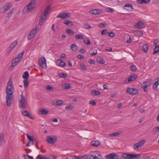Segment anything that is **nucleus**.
Here are the masks:
<instances>
[{"instance_id":"f257e3e1","label":"nucleus","mask_w":159,"mask_h":159,"mask_svg":"<svg viewBox=\"0 0 159 159\" xmlns=\"http://www.w3.org/2000/svg\"><path fill=\"white\" fill-rule=\"evenodd\" d=\"M14 90V87L12 83L11 79L10 78L8 82L7 86L6 88V92L7 94L6 103L8 107L10 106L12 103L13 99V91Z\"/></svg>"},{"instance_id":"f03ea898","label":"nucleus","mask_w":159,"mask_h":159,"mask_svg":"<svg viewBox=\"0 0 159 159\" xmlns=\"http://www.w3.org/2000/svg\"><path fill=\"white\" fill-rule=\"evenodd\" d=\"M50 6H48L45 9L43 12L42 13L40 16L39 21V25L41 26L43 25L44 22L47 19V16L50 11Z\"/></svg>"},{"instance_id":"7ed1b4c3","label":"nucleus","mask_w":159,"mask_h":159,"mask_svg":"<svg viewBox=\"0 0 159 159\" xmlns=\"http://www.w3.org/2000/svg\"><path fill=\"white\" fill-rule=\"evenodd\" d=\"M122 157L125 159H139L140 155L139 154L124 153L122 155Z\"/></svg>"},{"instance_id":"20e7f679","label":"nucleus","mask_w":159,"mask_h":159,"mask_svg":"<svg viewBox=\"0 0 159 159\" xmlns=\"http://www.w3.org/2000/svg\"><path fill=\"white\" fill-rule=\"evenodd\" d=\"M19 96L20 99H21L19 101L20 108L25 109L26 107L27 100L22 95Z\"/></svg>"},{"instance_id":"39448f33","label":"nucleus","mask_w":159,"mask_h":159,"mask_svg":"<svg viewBox=\"0 0 159 159\" xmlns=\"http://www.w3.org/2000/svg\"><path fill=\"white\" fill-rule=\"evenodd\" d=\"M39 30V26L33 29L30 32L29 35L28 36V40H31L32 38H34L36 34L38 32Z\"/></svg>"},{"instance_id":"423d86ee","label":"nucleus","mask_w":159,"mask_h":159,"mask_svg":"<svg viewBox=\"0 0 159 159\" xmlns=\"http://www.w3.org/2000/svg\"><path fill=\"white\" fill-rule=\"evenodd\" d=\"M126 91L127 93L130 95H134L137 94L139 93V90L137 89L128 87Z\"/></svg>"},{"instance_id":"0eeeda50","label":"nucleus","mask_w":159,"mask_h":159,"mask_svg":"<svg viewBox=\"0 0 159 159\" xmlns=\"http://www.w3.org/2000/svg\"><path fill=\"white\" fill-rule=\"evenodd\" d=\"M47 142L49 144H53L56 143L57 141L56 136H53L51 137L50 136H47L46 138Z\"/></svg>"},{"instance_id":"6e6552de","label":"nucleus","mask_w":159,"mask_h":159,"mask_svg":"<svg viewBox=\"0 0 159 159\" xmlns=\"http://www.w3.org/2000/svg\"><path fill=\"white\" fill-rule=\"evenodd\" d=\"M39 64L41 67L44 69L46 68V59L44 57H41L39 59Z\"/></svg>"},{"instance_id":"1a4fd4ad","label":"nucleus","mask_w":159,"mask_h":159,"mask_svg":"<svg viewBox=\"0 0 159 159\" xmlns=\"http://www.w3.org/2000/svg\"><path fill=\"white\" fill-rule=\"evenodd\" d=\"M145 143V140L144 139L142 140L138 143L134 144V148L135 150H137L139 148L143 146Z\"/></svg>"},{"instance_id":"9d476101","label":"nucleus","mask_w":159,"mask_h":159,"mask_svg":"<svg viewBox=\"0 0 159 159\" xmlns=\"http://www.w3.org/2000/svg\"><path fill=\"white\" fill-rule=\"evenodd\" d=\"M12 7V4L11 3H7L6 4L5 6H4L3 7L1 8L0 10V12L1 13H3L6 11L11 8Z\"/></svg>"},{"instance_id":"9b49d317","label":"nucleus","mask_w":159,"mask_h":159,"mask_svg":"<svg viewBox=\"0 0 159 159\" xmlns=\"http://www.w3.org/2000/svg\"><path fill=\"white\" fill-rule=\"evenodd\" d=\"M70 13H59L57 16V18H60L63 19L70 17Z\"/></svg>"},{"instance_id":"f8f14e48","label":"nucleus","mask_w":159,"mask_h":159,"mask_svg":"<svg viewBox=\"0 0 159 159\" xmlns=\"http://www.w3.org/2000/svg\"><path fill=\"white\" fill-rule=\"evenodd\" d=\"M138 77V75H137L134 74L131 75L130 76H129L128 79H126L124 81V83L126 84L127 83H129L130 81H133Z\"/></svg>"},{"instance_id":"ddd939ff","label":"nucleus","mask_w":159,"mask_h":159,"mask_svg":"<svg viewBox=\"0 0 159 159\" xmlns=\"http://www.w3.org/2000/svg\"><path fill=\"white\" fill-rule=\"evenodd\" d=\"M107 159H118V155L117 154L112 153L106 156Z\"/></svg>"},{"instance_id":"4468645a","label":"nucleus","mask_w":159,"mask_h":159,"mask_svg":"<svg viewBox=\"0 0 159 159\" xmlns=\"http://www.w3.org/2000/svg\"><path fill=\"white\" fill-rule=\"evenodd\" d=\"M20 61V60H17L16 58L13 59L12 61L11 65L9 67V69L11 70H12L13 68Z\"/></svg>"},{"instance_id":"2eb2a0df","label":"nucleus","mask_w":159,"mask_h":159,"mask_svg":"<svg viewBox=\"0 0 159 159\" xmlns=\"http://www.w3.org/2000/svg\"><path fill=\"white\" fill-rule=\"evenodd\" d=\"M89 12L93 14L99 15L102 13V11L98 9H91L89 11Z\"/></svg>"},{"instance_id":"dca6fc26","label":"nucleus","mask_w":159,"mask_h":159,"mask_svg":"<svg viewBox=\"0 0 159 159\" xmlns=\"http://www.w3.org/2000/svg\"><path fill=\"white\" fill-rule=\"evenodd\" d=\"M34 5H32L31 3H29L24 8V11L25 10L26 12L30 11L34 9Z\"/></svg>"},{"instance_id":"f3484780","label":"nucleus","mask_w":159,"mask_h":159,"mask_svg":"<svg viewBox=\"0 0 159 159\" xmlns=\"http://www.w3.org/2000/svg\"><path fill=\"white\" fill-rule=\"evenodd\" d=\"M21 113L24 116L27 117L30 119H33V118L29 111L26 110H23L21 111Z\"/></svg>"},{"instance_id":"a211bd4d","label":"nucleus","mask_w":159,"mask_h":159,"mask_svg":"<svg viewBox=\"0 0 159 159\" xmlns=\"http://www.w3.org/2000/svg\"><path fill=\"white\" fill-rule=\"evenodd\" d=\"M134 26L137 29H141L143 28L144 26L142 22L139 21L134 25Z\"/></svg>"},{"instance_id":"6ab92c4d","label":"nucleus","mask_w":159,"mask_h":159,"mask_svg":"<svg viewBox=\"0 0 159 159\" xmlns=\"http://www.w3.org/2000/svg\"><path fill=\"white\" fill-rule=\"evenodd\" d=\"M56 64L59 66L64 67L65 66V63L62 60L58 59L56 61Z\"/></svg>"},{"instance_id":"aec40b11","label":"nucleus","mask_w":159,"mask_h":159,"mask_svg":"<svg viewBox=\"0 0 159 159\" xmlns=\"http://www.w3.org/2000/svg\"><path fill=\"white\" fill-rule=\"evenodd\" d=\"M155 80H157L153 85V88L154 90L157 91V86L159 85V77L157 78Z\"/></svg>"},{"instance_id":"412c9836","label":"nucleus","mask_w":159,"mask_h":159,"mask_svg":"<svg viewBox=\"0 0 159 159\" xmlns=\"http://www.w3.org/2000/svg\"><path fill=\"white\" fill-rule=\"evenodd\" d=\"M123 8L129 11H131L133 10L132 6L129 4H127L123 6Z\"/></svg>"},{"instance_id":"4be33fe9","label":"nucleus","mask_w":159,"mask_h":159,"mask_svg":"<svg viewBox=\"0 0 159 159\" xmlns=\"http://www.w3.org/2000/svg\"><path fill=\"white\" fill-rule=\"evenodd\" d=\"M39 113L40 114L47 115L48 114V111L44 108H42L39 109Z\"/></svg>"},{"instance_id":"5701e85b","label":"nucleus","mask_w":159,"mask_h":159,"mask_svg":"<svg viewBox=\"0 0 159 159\" xmlns=\"http://www.w3.org/2000/svg\"><path fill=\"white\" fill-rule=\"evenodd\" d=\"M100 144V142L99 141H93L91 142L90 144L92 146L97 147Z\"/></svg>"},{"instance_id":"b1692460","label":"nucleus","mask_w":159,"mask_h":159,"mask_svg":"<svg viewBox=\"0 0 159 159\" xmlns=\"http://www.w3.org/2000/svg\"><path fill=\"white\" fill-rule=\"evenodd\" d=\"M17 44V41L15 40L12 42L9 46V47L11 48L10 51H11L16 46Z\"/></svg>"},{"instance_id":"393cba45","label":"nucleus","mask_w":159,"mask_h":159,"mask_svg":"<svg viewBox=\"0 0 159 159\" xmlns=\"http://www.w3.org/2000/svg\"><path fill=\"white\" fill-rule=\"evenodd\" d=\"M61 86L65 89H69L71 87L70 84L69 83H64L62 84Z\"/></svg>"},{"instance_id":"a878e982","label":"nucleus","mask_w":159,"mask_h":159,"mask_svg":"<svg viewBox=\"0 0 159 159\" xmlns=\"http://www.w3.org/2000/svg\"><path fill=\"white\" fill-rule=\"evenodd\" d=\"M143 51L145 53L148 52V47L147 44H144L142 47Z\"/></svg>"},{"instance_id":"bb28decb","label":"nucleus","mask_w":159,"mask_h":159,"mask_svg":"<svg viewBox=\"0 0 159 159\" xmlns=\"http://www.w3.org/2000/svg\"><path fill=\"white\" fill-rule=\"evenodd\" d=\"M91 94L93 96L99 95L101 94V92L95 90H93L91 91Z\"/></svg>"},{"instance_id":"cd10ccee","label":"nucleus","mask_w":159,"mask_h":159,"mask_svg":"<svg viewBox=\"0 0 159 159\" xmlns=\"http://www.w3.org/2000/svg\"><path fill=\"white\" fill-rule=\"evenodd\" d=\"M25 53L24 52H23L21 53L18 54L17 56L15 58L16 59H17V60H20V61L22 60L23 58V56L24 54Z\"/></svg>"},{"instance_id":"c85d7f7f","label":"nucleus","mask_w":159,"mask_h":159,"mask_svg":"<svg viewBox=\"0 0 159 159\" xmlns=\"http://www.w3.org/2000/svg\"><path fill=\"white\" fill-rule=\"evenodd\" d=\"M146 83V82H145L142 84V88H143V91L144 92L147 91V88L149 86V85L145 84Z\"/></svg>"},{"instance_id":"c756f323","label":"nucleus","mask_w":159,"mask_h":159,"mask_svg":"<svg viewBox=\"0 0 159 159\" xmlns=\"http://www.w3.org/2000/svg\"><path fill=\"white\" fill-rule=\"evenodd\" d=\"M121 132H116L112 133L110 134H109V136L111 137H114L117 136L121 134Z\"/></svg>"},{"instance_id":"7c9ffc66","label":"nucleus","mask_w":159,"mask_h":159,"mask_svg":"<svg viewBox=\"0 0 159 159\" xmlns=\"http://www.w3.org/2000/svg\"><path fill=\"white\" fill-rule=\"evenodd\" d=\"M97 53V50L96 49H91L89 51V54L92 56L95 55Z\"/></svg>"},{"instance_id":"2f4dec72","label":"nucleus","mask_w":159,"mask_h":159,"mask_svg":"<svg viewBox=\"0 0 159 159\" xmlns=\"http://www.w3.org/2000/svg\"><path fill=\"white\" fill-rule=\"evenodd\" d=\"M97 62L101 64H103L105 63V61L101 57H98L97 58Z\"/></svg>"},{"instance_id":"473e14b6","label":"nucleus","mask_w":159,"mask_h":159,"mask_svg":"<svg viewBox=\"0 0 159 159\" xmlns=\"http://www.w3.org/2000/svg\"><path fill=\"white\" fill-rule=\"evenodd\" d=\"M134 34L137 35L141 36L143 35V33L142 31L140 30H135L134 31Z\"/></svg>"},{"instance_id":"72a5a7b5","label":"nucleus","mask_w":159,"mask_h":159,"mask_svg":"<svg viewBox=\"0 0 159 159\" xmlns=\"http://www.w3.org/2000/svg\"><path fill=\"white\" fill-rule=\"evenodd\" d=\"M77 46L76 45L73 43L70 46V49L72 50L75 52L77 50Z\"/></svg>"},{"instance_id":"f704fd0d","label":"nucleus","mask_w":159,"mask_h":159,"mask_svg":"<svg viewBox=\"0 0 159 159\" xmlns=\"http://www.w3.org/2000/svg\"><path fill=\"white\" fill-rule=\"evenodd\" d=\"M29 76V74L27 71H26L24 73L22 77L25 79H28Z\"/></svg>"},{"instance_id":"c9c22d12","label":"nucleus","mask_w":159,"mask_h":159,"mask_svg":"<svg viewBox=\"0 0 159 159\" xmlns=\"http://www.w3.org/2000/svg\"><path fill=\"white\" fill-rule=\"evenodd\" d=\"M66 32L69 35H72L75 34V32L69 29H67L66 30Z\"/></svg>"},{"instance_id":"e433bc0d","label":"nucleus","mask_w":159,"mask_h":159,"mask_svg":"<svg viewBox=\"0 0 159 159\" xmlns=\"http://www.w3.org/2000/svg\"><path fill=\"white\" fill-rule=\"evenodd\" d=\"M151 0H139L138 2L140 4L141 3H149Z\"/></svg>"},{"instance_id":"4c0bfd02","label":"nucleus","mask_w":159,"mask_h":159,"mask_svg":"<svg viewBox=\"0 0 159 159\" xmlns=\"http://www.w3.org/2000/svg\"><path fill=\"white\" fill-rule=\"evenodd\" d=\"M23 82L24 84V87L25 88H27L29 84V83L28 79H25L23 80Z\"/></svg>"},{"instance_id":"58836bf2","label":"nucleus","mask_w":159,"mask_h":159,"mask_svg":"<svg viewBox=\"0 0 159 159\" xmlns=\"http://www.w3.org/2000/svg\"><path fill=\"white\" fill-rule=\"evenodd\" d=\"M130 69L133 72L136 71L137 69L136 66L135 65L131 66H130Z\"/></svg>"},{"instance_id":"ea45409f","label":"nucleus","mask_w":159,"mask_h":159,"mask_svg":"<svg viewBox=\"0 0 159 159\" xmlns=\"http://www.w3.org/2000/svg\"><path fill=\"white\" fill-rule=\"evenodd\" d=\"M67 74L64 73L62 72L60 74L59 76L61 78H66L67 77Z\"/></svg>"},{"instance_id":"a19ab883","label":"nucleus","mask_w":159,"mask_h":159,"mask_svg":"<svg viewBox=\"0 0 159 159\" xmlns=\"http://www.w3.org/2000/svg\"><path fill=\"white\" fill-rule=\"evenodd\" d=\"M83 36L81 34H77L75 37V38L77 40H79V39H83Z\"/></svg>"},{"instance_id":"79ce46f5","label":"nucleus","mask_w":159,"mask_h":159,"mask_svg":"<svg viewBox=\"0 0 159 159\" xmlns=\"http://www.w3.org/2000/svg\"><path fill=\"white\" fill-rule=\"evenodd\" d=\"M74 108L73 106L71 104H69L68 106H66L65 107V108L66 109L71 110Z\"/></svg>"},{"instance_id":"37998d69","label":"nucleus","mask_w":159,"mask_h":159,"mask_svg":"<svg viewBox=\"0 0 159 159\" xmlns=\"http://www.w3.org/2000/svg\"><path fill=\"white\" fill-rule=\"evenodd\" d=\"M63 103V101L61 100H59L57 101L55 103V105L56 106H59L60 105L62 104Z\"/></svg>"},{"instance_id":"c03bdc74","label":"nucleus","mask_w":159,"mask_h":159,"mask_svg":"<svg viewBox=\"0 0 159 159\" xmlns=\"http://www.w3.org/2000/svg\"><path fill=\"white\" fill-rule=\"evenodd\" d=\"M84 42L86 45H89L91 44V42L90 40L87 39L86 40H84Z\"/></svg>"},{"instance_id":"a18cd8bd","label":"nucleus","mask_w":159,"mask_h":159,"mask_svg":"<svg viewBox=\"0 0 159 159\" xmlns=\"http://www.w3.org/2000/svg\"><path fill=\"white\" fill-rule=\"evenodd\" d=\"M108 33V30L106 29H104L101 32V35H104L105 34H107Z\"/></svg>"},{"instance_id":"49530a36","label":"nucleus","mask_w":159,"mask_h":159,"mask_svg":"<svg viewBox=\"0 0 159 159\" xmlns=\"http://www.w3.org/2000/svg\"><path fill=\"white\" fill-rule=\"evenodd\" d=\"M26 136L27 137L28 139L29 140V143H30L31 141H34V140L28 134H26Z\"/></svg>"},{"instance_id":"de8ad7c7","label":"nucleus","mask_w":159,"mask_h":159,"mask_svg":"<svg viewBox=\"0 0 159 159\" xmlns=\"http://www.w3.org/2000/svg\"><path fill=\"white\" fill-rule=\"evenodd\" d=\"M84 27L86 29H90L92 28L91 26L88 24H85L84 25Z\"/></svg>"},{"instance_id":"09e8293b","label":"nucleus","mask_w":159,"mask_h":159,"mask_svg":"<svg viewBox=\"0 0 159 159\" xmlns=\"http://www.w3.org/2000/svg\"><path fill=\"white\" fill-rule=\"evenodd\" d=\"M24 158L25 159H33V157L28 155H24Z\"/></svg>"},{"instance_id":"8fccbe9b","label":"nucleus","mask_w":159,"mask_h":159,"mask_svg":"<svg viewBox=\"0 0 159 159\" xmlns=\"http://www.w3.org/2000/svg\"><path fill=\"white\" fill-rule=\"evenodd\" d=\"M53 89V88L50 85H48L46 87V89L48 91L52 90Z\"/></svg>"},{"instance_id":"3c124183","label":"nucleus","mask_w":159,"mask_h":159,"mask_svg":"<svg viewBox=\"0 0 159 159\" xmlns=\"http://www.w3.org/2000/svg\"><path fill=\"white\" fill-rule=\"evenodd\" d=\"M158 47H156L154 49V52H153V54L155 55L156 54L158 53Z\"/></svg>"},{"instance_id":"603ef678","label":"nucleus","mask_w":159,"mask_h":159,"mask_svg":"<svg viewBox=\"0 0 159 159\" xmlns=\"http://www.w3.org/2000/svg\"><path fill=\"white\" fill-rule=\"evenodd\" d=\"M89 104L93 106L96 105V102L94 100H91L89 101Z\"/></svg>"},{"instance_id":"864d4df0","label":"nucleus","mask_w":159,"mask_h":159,"mask_svg":"<svg viewBox=\"0 0 159 159\" xmlns=\"http://www.w3.org/2000/svg\"><path fill=\"white\" fill-rule=\"evenodd\" d=\"M4 133H2L0 134V142H2H2L4 139Z\"/></svg>"},{"instance_id":"5fc2aeb1","label":"nucleus","mask_w":159,"mask_h":159,"mask_svg":"<svg viewBox=\"0 0 159 159\" xmlns=\"http://www.w3.org/2000/svg\"><path fill=\"white\" fill-rule=\"evenodd\" d=\"M108 35L109 36L111 37H112L114 36L115 34L112 32H111L108 33Z\"/></svg>"},{"instance_id":"6e6d98bb","label":"nucleus","mask_w":159,"mask_h":159,"mask_svg":"<svg viewBox=\"0 0 159 159\" xmlns=\"http://www.w3.org/2000/svg\"><path fill=\"white\" fill-rule=\"evenodd\" d=\"M80 67L81 69L84 70H85L86 69V66L84 64H81Z\"/></svg>"},{"instance_id":"4d7b16f0","label":"nucleus","mask_w":159,"mask_h":159,"mask_svg":"<svg viewBox=\"0 0 159 159\" xmlns=\"http://www.w3.org/2000/svg\"><path fill=\"white\" fill-rule=\"evenodd\" d=\"M127 40L126 41V43H131V38L130 36H129L127 37Z\"/></svg>"},{"instance_id":"13d9d810","label":"nucleus","mask_w":159,"mask_h":159,"mask_svg":"<svg viewBox=\"0 0 159 159\" xmlns=\"http://www.w3.org/2000/svg\"><path fill=\"white\" fill-rule=\"evenodd\" d=\"M77 57L79 59H81L84 58V57L83 55H78L77 56Z\"/></svg>"},{"instance_id":"bf43d9fd","label":"nucleus","mask_w":159,"mask_h":159,"mask_svg":"<svg viewBox=\"0 0 159 159\" xmlns=\"http://www.w3.org/2000/svg\"><path fill=\"white\" fill-rule=\"evenodd\" d=\"M71 21H70L65 20L63 22V23L66 25H68L70 23Z\"/></svg>"},{"instance_id":"052dcab7","label":"nucleus","mask_w":159,"mask_h":159,"mask_svg":"<svg viewBox=\"0 0 159 159\" xmlns=\"http://www.w3.org/2000/svg\"><path fill=\"white\" fill-rule=\"evenodd\" d=\"M89 62L91 64H94L95 63V61L91 59L89 60Z\"/></svg>"},{"instance_id":"680f3d73","label":"nucleus","mask_w":159,"mask_h":159,"mask_svg":"<svg viewBox=\"0 0 159 159\" xmlns=\"http://www.w3.org/2000/svg\"><path fill=\"white\" fill-rule=\"evenodd\" d=\"M106 25V24L105 23H101L99 24L98 26L100 27H104Z\"/></svg>"},{"instance_id":"e2e57ef3","label":"nucleus","mask_w":159,"mask_h":159,"mask_svg":"<svg viewBox=\"0 0 159 159\" xmlns=\"http://www.w3.org/2000/svg\"><path fill=\"white\" fill-rule=\"evenodd\" d=\"M79 51L82 53H84L86 52V50L84 49L81 48L79 50Z\"/></svg>"},{"instance_id":"0e129e2a","label":"nucleus","mask_w":159,"mask_h":159,"mask_svg":"<svg viewBox=\"0 0 159 159\" xmlns=\"http://www.w3.org/2000/svg\"><path fill=\"white\" fill-rule=\"evenodd\" d=\"M14 8H12L10 10V11H9V12L8 13L12 14L14 12Z\"/></svg>"},{"instance_id":"69168bd1","label":"nucleus","mask_w":159,"mask_h":159,"mask_svg":"<svg viewBox=\"0 0 159 159\" xmlns=\"http://www.w3.org/2000/svg\"><path fill=\"white\" fill-rule=\"evenodd\" d=\"M68 65L70 67H72V64L71 63V61L70 60H69L68 61Z\"/></svg>"},{"instance_id":"338daca9","label":"nucleus","mask_w":159,"mask_h":159,"mask_svg":"<svg viewBox=\"0 0 159 159\" xmlns=\"http://www.w3.org/2000/svg\"><path fill=\"white\" fill-rule=\"evenodd\" d=\"M35 2V0H31L30 2L32 5H34Z\"/></svg>"},{"instance_id":"774afa93","label":"nucleus","mask_w":159,"mask_h":159,"mask_svg":"<svg viewBox=\"0 0 159 159\" xmlns=\"http://www.w3.org/2000/svg\"><path fill=\"white\" fill-rule=\"evenodd\" d=\"M80 159H86V157L85 155H83L81 156L80 158L79 157Z\"/></svg>"}]
</instances>
